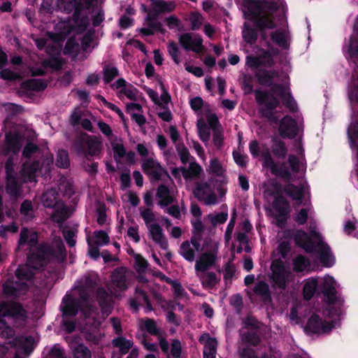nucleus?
<instances>
[{"mask_svg": "<svg viewBox=\"0 0 358 358\" xmlns=\"http://www.w3.org/2000/svg\"><path fill=\"white\" fill-rule=\"evenodd\" d=\"M90 238L93 243L99 246H103L109 243V236L108 234L102 230L95 231Z\"/></svg>", "mask_w": 358, "mask_h": 358, "instance_id": "nucleus-48", "label": "nucleus"}, {"mask_svg": "<svg viewBox=\"0 0 358 358\" xmlns=\"http://www.w3.org/2000/svg\"><path fill=\"white\" fill-rule=\"evenodd\" d=\"M335 313V309L330 308L329 310V306H327L326 309L322 313L324 319L320 317V311L313 314L307 322L305 328L306 331L310 334L329 332L337 325L339 320L341 314L336 315Z\"/></svg>", "mask_w": 358, "mask_h": 358, "instance_id": "nucleus-12", "label": "nucleus"}, {"mask_svg": "<svg viewBox=\"0 0 358 358\" xmlns=\"http://www.w3.org/2000/svg\"><path fill=\"white\" fill-rule=\"evenodd\" d=\"M69 343L74 358H91V352L87 347L73 340H71Z\"/></svg>", "mask_w": 358, "mask_h": 358, "instance_id": "nucleus-38", "label": "nucleus"}, {"mask_svg": "<svg viewBox=\"0 0 358 358\" xmlns=\"http://www.w3.org/2000/svg\"><path fill=\"white\" fill-rule=\"evenodd\" d=\"M37 341L38 338L36 336H23L20 337L16 344L18 348V352L29 355Z\"/></svg>", "mask_w": 358, "mask_h": 358, "instance_id": "nucleus-32", "label": "nucleus"}, {"mask_svg": "<svg viewBox=\"0 0 358 358\" xmlns=\"http://www.w3.org/2000/svg\"><path fill=\"white\" fill-rule=\"evenodd\" d=\"M131 274L124 267L116 268L112 273L109 289L115 297L120 296V292L126 290L130 282Z\"/></svg>", "mask_w": 358, "mask_h": 358, "instance_id": "nucleus-17", "label": "nucleus"}, {"mask_svg": "<svg viewBox=\"0 0 358 358\" xmlns=\"http://www.w3.org/2000/svg\"><path fill=\"white\" fill-rule=\"evenodd\" d=\"M357 33L354 34L350 39L348 52L351 56L358 55V40Z\"/></svg>", "mask_w": 358, "mask_h": 358, "instance_id": "nucleus-64", "label": "nucleus"}, {"mask_svg": "<svg viewBox=\"0 0 358 358\" xmlns=\"http://www.w3.org/2000/svg\"><path fill=\"white\" fill-rule=\"evenodd\" d=\"M176 194L174 188H169L164 185H159L157 192L159 205L162 207L168 206L174 201Z\"/></svg>", "mask_w": 358, "mask_h": 358, "instance_id": "nucleus-26", "label": "nucleus"}, {"mask_svg": "<svg viewBox=\"0 0 358 358\" xmlns=\"http://www.w3.org/2000/svg\"><path fill=\"white\" fill-rule=\"evenodd\" d=\"M57 166L61 168H67L69 166L68 153L65 150L58 152L56 160Z\"/></svg>", "mask_w": 358, "mask_h": 358, "instance_id": "nucleus-59", "label": "nucleus"}, {"mask_svg": "<svg viewBox=\"0 0 358 358\" xmlns=\"http://www.w3.org/2000/svg\"><path fill=\"white\" fill-rule=\"evenodd\" d=\"M203 117L205 121L206 120L208 122L209 127L213 129V131H214L215 129H220L218 126V120L217 116L214 113H212L210 110L203 115Z\"/></svg>", "mask_w": 358, "mask_h": 358, "instance_id": "nucleus-61", "label": "nucleus"}, {"mask_svg": "<svg viewBox=\"0 0 358 358\" xmlns=\"http://www.w3.org/2000/svg\"><path fill=\"white\" fill-rule=\"evenodd\" d=\"M199 341L204 345L203 358H215L217 341L208 334L201 336Z\"/></svg>", "mask_w": 358, "mask_h": 358, "instance_id": "nucleus-29", "label": "nucleus"}, {"mask_svg": "<svg viewBox=\"0 0 358 358\" xmlns=\"http://www.w3.org/2000/svg\"><path fill=\"white\" fill-rule=\"evenodd\" d=\"M228 217L227 213H211L208 215L206 219H208L210 222L215 226L217 224H222L226 222Z\"/></svg>", "mask_w": 358, "mask_h": 358, "instance_id": "nucleus-56", "label": "nucleus"}, {"mask_svg": "<svg viewBox=\"0 0 358 358\" xmlns=\"http://www.w3.org/2000/svg\"><path fill=\"white\" fill-rule=\"evenodd\" d=\"M112 146L114 157L117 162H120L124 157H126L129 163L134 162L135 154L133 152H129L126 155L125 149L121 141L113 142Z\"/></svg>", "mask_w": 358, "mask_h": 358, "instance_id": "nucleus-33", "label": "nucleus"}, {"mask_svg": "<svg viewBox=\"0 0 358 358\" xmlns=\"http://www.w3.org/2000/svg\"><path fill=\"white\" fill-rule=\"evenodd\" d=\"M113 345L114 347L118 348L122 355H124L127 353L132 347L133 342L123 337H118L113 341Z\"/></svg>", "mask_w": 358, "mask_h": 358, "instance_id": "nucleus-45", "label": "nucleus"}, {"mask_svg": "<svg viewBox=\"0 0 358 358\" xmlns=\"http://www.w3.org/2000/svg\"><path fill=\"white\" fill-rule=\"evenodd\" d=\"M197 129L200 139L207 146L208 145V142L210 140V132L208 127L206 126L205 123V120L203 117L198 118Z\"/></svg>", "mask_w": 358, "mask_h": 358, "instance_id": "nucleus-39", "label": "nucleus"}, {"mask_svg": "<svg viewBox=\"0 0 358 358\" xmlns=\"http://www.w3.org/2000/svg\"><path fill=\"white\" fill-rule=\"evenodd\" d=\"M148 228L152 240L162 249L166 250L168 248V242L162 232L161 227L158 224L152 223Z\"/></svg>", "mask_w": 358, "mask_h": 358, "instance_id": "nucleus-28", "label": "nucleus"}, {"mask_svg": "<svg viewBox=\"0 0 358 358\" xmlns=\"http://www.w3.org/2000/svg\"><path fill=\"white\" fill-rule=\"evenodd\" d=\"M53 158L52 156L47 157L42 163L40 169L35 163L30 164L27 161L24 162L22 168L20 171V176L14 171L15 162L13 159H8L6 163V192L11 196H19L20 194V186L22 182H34L37 176V172L47 173L50 166L52 164Z\"/></svg>", "mask_w": 358, "mask_h": 358, "instance_id": "nucleus-3", "label": "nucleus"}, {"mask_svg": "<svg viewBox=\"0 0 358 358\" xmlns=\"http://www.w3.org/2000/svg\"><path fill=\"white\" fill-rule=\"evenodd\" d=\"M250 152L254 157H261L263 166L281 177L288 178L290 174L285 164H278L274 162L267 146L264 144L259 145L257 141H252L249 145Z\"/></svg>", "mask_w": 358, "mask_h": 358, "instance_id": "nucleus-13", "label": "nucleus"}, {"mask_svg": "<svg viewBox=\"0 0 358 358\" xmlns=\"http://www.w3.org/2000/svg\"><path fill=\"white\" fill-rule=\"evenodd\" d=\"M65 254V249L60 238H55L52 246L43 245L38 249L36 255H29L27 264L20 266L13 279L4 283V293L8 296L24 294L27 288L33 283L35 271L43 266L50 260L62 261Z\"/></svg>", "mask_w": 358, "mask_h": 358, "instance_id": "nucleus-1", "label": "nucleus"}, {"mask_svg": "<svg viewBox=\"0 0 358 358\" xmlns=\"http://www.w3.org/2000/svg\"><path fill=\"white\" fill-rule=\"evenodd\" d=\"M78 153L83 152V148H86L85 155L90 156H97L102 148V143L100 139L96 136H83L80 143L75 145Z\"/></svg>", "mask_w": 358, "mask_h": 358, "instance_id": "nucleus-20", "label": "nucleus"}, {"mask_svg": "<svg viewBox=\"0 0 358 358\" xmlns=\"http://www.w3.org/2000/svg\"><path fill=\"white\" fill-rule=\"evenodd\" d=\"M38 241V234L33 229L22 228L20 232L18 248L24 250L25 246L30 249L36 247Z\"/></svg>", "mask_w": 358, "mask_h": 358, "instance_id": "nucleus-25", "label": "nucleus"}, {"mask_svg": "<svg viewBox=\"0 0 358 358\" xmlns=\"http://www.w3.org/2000/svg\"><path fill=\"white\" fill-rule=\"evenodd\" d=\"M255 96L262 115L273 121H276L279 117L277 115L279 112L277 108L280 106V101L277 96L280 98L283 104L291 110L296 108V104L290 95L289 90L285 85H274L271 92L257 90L255 92Z\"/></svg>", "mask_w": 358, "mask_h": 358, "instance_id": "nucleus-5", "label": "nucleus"}, {"mask_svg": "<svg viewBox=\"0 0 358 358\" xmlns=\"http://www.w3.org/2000/svg\"><path fill=\"white\" fill-rule=\"evenodd\" d=\"M21 307L16 303H0V336H6L8 333V326L6 319L11 320L13 317L20 314Z\"/></svg>", "mask_w": 358, "mask_h": 358, "instance_id": "nucleus-18", "label": "nucleus"}, {"mask_svg": "<svg viewBox=\"0 0 358 358\" xmlns=\"http://www.w3.org/2000/svg\"><path fill=\"white\" fill-rule=\"evenodd\" d=\"M189 21L191 23V28L192 30H198L200 29L203 18V16L196 12L192 13L189 15Z\"/></svg>", "mask_w": 358, "mask_h": 358, "instance_id": "nucleus-58", "label": "nucleus"}, {"mask_svg": "<svg viewBox=\"0 0 358 358\" xmlns=\"http://www.w3.org/2000/svg\"><path fill=\"white\" fill-rule=\"evenodd\" d=\"M351 147L358 148V124H351L348 129Z\"/></svg>", "mask_w": 358, "mask_h": 358, "instance_id": "nucleus-52", "label": "nucleus"}, {"mask_svg": "<svg viewBox=\"0 0 358 358\" xmlns=\"http://www.w3.org/2000/svg\"><path fill=\"white\" fill-rule=\"evenodd\" d=\"M243 37L247 43L252 44L257 40V32L255 29L249 27L245 23L243 30Z\"/></svg>", "mask_w": 358, "mask_h": 358, "instance_id": "nucleus-54", "label": "nucleus"}, {"mask_svg": "<svg viewBox=\"0 0 358 358\" xmlns=\"http://www.w3.org/2000/svg\"><path fill=\"white\" fill-rule=\"evenodd\" d=\"M288 163L294 172L299 171L303 166L302 157H296L294 155H290L288 157Z\"/></svg>", "mask_w": 358, "mask_h": 358, "instance_id": "nucleus-60", "label": "nucleus"}, {"mask_svg": "<svg viewBox=\"0 0 358 358\" xmlns=\"http://www.w3.org/2000/svg\"><path fill=\"white\" fill-rule=\"evenodd\" d=\"M139 326L141 329L146 330L152 335H159L160 329L157 328L155 322L152 319H144L141 320Z\"/></svg>", "mask_w": 358, "mask_h": 358, "instance_id": "nucleus-46", "label": "nucleus"}, {"mask_svg": "<svg viewBox=\"0 0 358 358\" xmlns=\"http://www.w3.org/2000/svg\"><path fill=\"white\" fill-rule=\"evenodd\" d=\"M279 73L276 70L259 73L258 74L260 82L263 84L270 85L273 78H277Z\"/></svg>", "mask_w": 358, "mask_h": 358, "instance_id": "nucleus-57", "label": "nucleus"}, {"mask_svg": "<svg viewBox=\"0 0 358 358\" xmlns=\"http://www.w3.org/2000/svg\"><path fill=\"white\" fill-rule=\"evenodd\" d=\"M192 109L196 113L198 117H203V115L209 110L208 105H205L201 97L196 96L190 100Z\"/></svg>", "mask_w": 358, "mask_h": 358, "instance_id": "nucleus-40", "label": "nucleus"}, {"mask_svg": "<svg viewBox=\"0 0 358 358\" xmlns=\"http://www.w3.org/2000/svg\"><path fill=\"white\" fill-rule=\"evenodd\" d=\"M285 191L287 194L300 203H302V199H305L306 195L308 194L305 187H296L291 184L287 185L285 187Z\"/></svg>", "mask_w": 358, "mask_h": 358, "instance_id": "nucleus-35", "label": "nucleus"}, {"mask_svg": "<svg viewBox=\"0 0 358 358\" xmlns=\"http://www.w3.org/2000/svg\"><path fill=\"white\" fill-rule=\"evenodd\" d=\"M58 193L55 190L50 189L45 192L41 198V201L45 207L53 208L52 214V220L59 226L71 214V210L66 206L63 202L58 199Z\"/></svg>", "mask_w": 358, "mask_h": 358, "instance_id": "nucleus-14", "label": "nucleus"}, {"mask_svg": "<svg viewBox=\"0 0 358 358\" xmlns=\"http://www.w3.org/2000/svg\"><path fill=\"white\" fill-rule=\"evenodd\" d=\"M290 250L287 241H282L273 252L271 279L274 287L285 289L294 280V274L282 261Z\"/></svg>", "mask_w": 358, "mask_h": 358, "instance_id": "nucleus-9", "label": "nucleus"}, {"mask_svg": "<svg viewBox=\"0 0 358 358\" xmlns=\"http://www.w3.org/2000/svg\"><path fill=\"white\" fill-rule=\"evenodd\" d=\"M112 87L117 91V94L120 99L125 96L130 100L136 101L140 96L138 90L122 78L118 79Z\"/></svg>", "mask_w": 358, "mask_h": 358, "instance_id": "nucleus-21", "label": "nucleus"}, {"mask_svg": "<svg viewBox=\"0 0 358 358\" xmlns=\"http://www.w3.org/2000/svg\"><path fill=\"white\" fill-rule=\"evenodd\" d=\"M303 294L307 300L310 299L315 294H320L317 277L309 278L303 281Z\"/></svg>", "mask_w": 358, "mask_h": 358, "instance_id": "nucleus-34", "label": "nucleus"}, {"mask_svg": "<svg viewBox=\"0 0 358 358\" xmlns=\"http://www.w3.org/2000/svg\"><path fill=\"white\" fill-rule=\"evenodd\" d=\"M180 45L186 50H190L196 53L203 51V39L198 34H183L179 37Z\"/></svg>", "mask_w": 358, "mask_h": 358, "instance_id": "nucleus-22", "label": "nucleus"}, {"mask_svg": "<svg viewBox=\"0 0 358 358\" xmlns=\"http://www.w3.org/2000/svg\"><path fill=\"white\" fill-rule=\"evenodd\" d=\"M279 131L284 138L294 137L296 133L295 121L291 117L285 116L280 121Z\"/></svg>", "mask_w": 358, "mask_h": 358, "instance_id": "nucleus-31", "label": "nucleus"}, {"mask_svg": "<svg viewBox=\"0 0 358 358\" xmlns=\"http://www.w3.org/2000/svg\"><path fill=\"white\" fill-rule=\"evenodd\" d=\"M310 262L302 255H298L292 262L293 271L297 273L308 271Z\"/></svg>", "mask_w": 358, "mask_h": 358, "instance_id": "nucleus-41", "label": "nucleus"}, {"mask_svg": "<svg viewBox=\"0 0 358 358\" xmlns=\"http://www.w3.org/2000/svg\"><path fill=\"white\" fill-rule=\"evenodd\" d=\"M64 238L69 246L73 247L76 245V240L73 238L78 233V227H66L62 230Z\"/></svg>", "mask_w": 358, "mask_h": 358, "instance_id": "nucleus-47", "label": "nucleus"}, {"mask_svg": "<svg viewBox=\"0 0 358 358\" xmlns=\"http://www.w3.org/2000/svg\"><path fill=\"white\" fill-rule=\"evenodd\" d=\"M277 8V3L273 0H245L243 13L246 19L254 22L260 30H263L275 27L271 15Z\"/></svg>", "mask_w": 358, "mask_h": 358, "instance_id": "nucleus-8", "label": "nucleus"}, {"mask_svg": "<svg viewBox=\"0 0 358 358\" xmlns=\"http://www.w3.org/2000/svg\"><path fill=\"white\" fill-rule=\"evenodd\" d=\"M203 249L204 252L195 262L196 275L204 288L211 289L220 282L215 273L208 271L218 259L219 243L211 238L206 239Z\"/></svg>", "mask_w": 358, "mask_h": 358, "instance_id": "nucleus-6", "label": "nucleus"}, {"mask_svg": "<svg viewBox=\"0 0 358 358\" xmlns=\"http://www.w3.org/2000/svg\"><path fill=\"white\" fill-rule=\"evenodd\" d=\"M272 40L282 48H287L289 44V34L285 31H276L272 34Z\"/></svg>", "mask_w": 358, "mask_h": 358, "instance_id": "nucleus-43", "label": "nucleus"}, {"mask_svg": "<svg viewBox=\"0 0 358 358\" xmlns=\"http://www.w3.org/2000/svg\"><path fill=\"white\" fill-rule=\"evenodd\" d=\"M218 195L214 192L210 184L208 182H199L196 184L193 191L194 196L206 206H213L219 202V199L222 198L225 193L219 189Z\"/></svg>", "mask_w": 358, "mask_h": 358, "instance_id": "nucleus-16", "label": "nucleus"}, {"mask_svg": "<svg viewBox=\"0 0 358 358\" xmlns=\"http://www.w3.org/2000/svg\"><path fill=\"white\" fill-rule=\"evenodd\" d=\"M311 215V207L306 201L303 204V207L296 213L295 220L300 224H304L308 216Z\"/></svg>", "mask_w": 358, "mask_h": 358, "instance_id": "nucleus-49", "label": "nucleus"}, {"mask_svg": "<svg viewBox=\"0 0 358 358\" xmlns=\"http://www.w3.org/2000/svg\"><path fill=\"white\" fill-rule=\"evenodd\" d=\"M151 8L145 19V27L141 29V32L145 35H151L156 31L162 34L165 29L162 28V24L157 20V16L162 13H169L175 10L176 3L172 1L150 0Z\"/></svg>", "mask_w": 358, "mask_h": 358, "instance_id": "nucleus-11", "label": "nucleus"}, {"mask_svg": "<svg viewBox=\"0 0 358 358\" xmlns=\"http://www.w3.org/2000/svg\"><path fill=\"white\" fill-rule=\"evenodd\" d=\"M253 295L259 297L261 300L266 303L269 302L271 301V294L268 285L264 281H259L253 289Z\"/></svg>", "mask_w": 358, "mask_h": 358, "instance_id": "nucleus-36", "label": "nucleus"}, {"mask_svg": "<svg viewBox=\"0 0 358 358\" xmlns=\"http://www.w3.org/2000/svg\"><path fill=\"white\" fill-rule=\"evenodd\" d=\"M45 358H65L64 350L59 345H55L48 351Z\"/></svg>", "mask_w": 358, "mask_h": 358, "instance_id": "nucleus-62", "label": "nucleus"}, {"mask_svg": "<svg viewBox=\"0 0 358 358\" xmlns=\"http://www.w3.org/2000/svg\"><path fill=\"white\" fill-rule=\"evenodd\" d=\"M243 324L244 327L240 331L242 340L253 345H257L259 339L253 329V327H256V320L248 317L244 321Z\"/></svg>", "mask_w": 358, "mask_h": 358, "instance_id": "nucleus-23", "label": "nucleus"}, {"mask_svg": "<svg viewBox=\"0 0 358 358\" xmlns=\"http://www.w3.org/2000/svg\"><path fill=\"white\" fill-rule=\"evenodd\" d=\"M20 213L26 220H30L34 216V210L30 201H24L20 208Z\"/></svg>", "mask_w": 358, "mask_h": 358, "instance_id": "nucleus-53", "label": "nucleus"}, {"mask_svg": "<svg viewBox=\"0 0 358 358\" xmlns=\"http://www.w3.org/2000/svg\"><path fill=\"white\" fill-rule=\"evenodd\" d=\"M136 299H131L129 301L131 307L134 310H136L138 308V305L142 304L143 303H145L148 305L149 310L152 309L151 307L150 306L148 296L144 292V291L141 290L139 288H136Z\"/></svg>", "mask_w": 358, "mask_h": 358, "instance_id": "nucleus-42", "label": "nucleus"}, {"mask_svg": "<svg viewBox=\"0 0 358 358\" xmlns=\"http://www.w3.org/2000/svg\"><path fill=\"white\" fill-rule=\"evenodd\" d=\"M208 171L209 173L215 174L217 176H223L225 173L224 167L216 158L210 159Z\"/></svg>", "mask_w": 358, "mask_h": 358, "instance_id": "nucleus-50", "label": "nucleus"}, {"mask_svg": "<svg viewBox=\"0 0 358 358\" xmlns=\"http://www.w3.org/2000/svg\"><path fill=\"white\" fill-rule=\"evenodd\" d=\"M56 33L49 34L47 39L38 38L36 40V44L39 49L45 47L48 52L55 57H51L48 61L43 62L39 68H31L30 71L32 76L43 75L47 67L58 70L62 66L63 62L57 55L61 52L62 42L66 36L70 33V29L66 22H59L56 26Z\"/></svg>", "mask_w": 358, "mask_h": 358, "instance_id": "nucleus-4", "label": "nucleus"}, {"mask_svg": "<svg viewBox=\"0 0 358 358\" xmlns=\"http://www.w3.org/2000/svg\"><path fill=\"white\" fill-rule=\"evenodd\" d=\"M142 167L144 172L154 179H159L164 172L160 164L150 156L142 159Z\"/></svg>", "mask_w": 358, "mask_h": 358, "instance_id": "nucleus-24", "label": "nucleus"}, {"mask_svg": "<svg viewBox=\"0 0 358 358\" xmlns=\"http://www.w3.org/2000/svg\"><path fill=\"white\" fill-rule=\"evenodd\" d=\"M272 152L279 159H285L287 155V148L281 141H274L272 146Z\"/></svg>", "mask_w": 358, "mask_h": 358, "instance_id": "nucleus-51", "label": "nucleus"}, {"mask_svg": "<svg viewBox=\"0 0 358 358\" xmlns=\"http://www.w3.org/2000/svg\"><path fill=\"white\" fill-rule=\"evenodd\" d=\"M309 230L310 236L304 231H296L294 236L296 243L307 252H317L323 266H331L334 264V258L330 252L329 248L323 242L321 235L317 231L315 222H310Z\"/></svg>", "mask_w": 358, "mask_h": 358, "instance_id": "nucleus-7", "label": "nucleus"}, {"mask_svg": "<svg viewBox=\"0 0 358 358\" xmlns=\"http://www.w3.org/2000/svg\"><path fill=\"white\" fill-rule=\"evenodd\" d=\"M71 122L73 125L80 124L85 129L92 131V125L90 120L83 118L82 111L76 109L71 115Z\"/></svg>", "mask_w": 358, "mask_h": 358, "instance_id": "nucleus-37", "label": "nucleus"}, {"mask_svg": "<svg viewBox=\"0 0 358 358\" xmlns=\"http://www.w3.org/2000/svg\"><path fill=\"white\" fill-rule=\"evenodd\" d=\"M7 152H17L24 143V136H21L18 132H10L6 138Z\"/></svg>", "mask_w": 358, "mask_h": 358, "instance_id": "nucleus-30", "label": "nucleus"}, {"mask_svg": "<svg viewBox=\"0 0 358 358\" xmlns=\"http://www.w3.org/2000/svg\"><path fill=\"white\" fill-rule=\"evenodd\" d=\"M168 358H182L181 345L178 341H173L171 343V353L168 355Z\"/></svg>", "mask_w": 358, "mask_h": 358, "instance_id": "nucleus-63", "label": "nucleus"}, {"mask_svg": "<svg viewBox=\"0 0 358 358\" xmlns=\"http://www.w3.org/2000/svg\"><path fill=\"white\" fill-rule=\"evenodd\" d=\"M97 294L102 310L104 314L106 313L108 315L112 308L110 297L103 289H99Z\"/></svg>", "mask_w": 358, "mask_h": 358, "instance_id": "nucleus-44", "label": "nucleus"}, {"mask_svg": "<svg viewBox=\"0 0 358 358\" xmlns=\"http://www.w3.org/2000/svg\"><path fill=\"white\" fill-rule=\"evenodd\" d=\"M204 244V243H203ZM201 245V238L199 236H192L189 241L182 242L179 248V254L187 261L193 262L195 259L196 253L200 251L204 252Z\"/></svg>", "mask_w": 358, "mask_h": 358, "instance_id": "nucleus-19", "label": "nucleus"}, {"mask_svg": "<svg viewBox=\"0 0 358 358\" xmlns=\"http://www.w3.org/2000/svg\"><path fill=\"white\" fill-rule=\"evenodd\" d=\"M344 231L347 234L358 238V223L354 217L345 223Z\"/></svg>", "mask_w": 358, "mask_h": 358, "instance_id": "nucleus-55", "label": "nucleus"}, {"mask_svg": "<svg viewBox=\"0 0 358 358\" xmlns=\"http://www.w3.org/2000/svg\"><path fill=\"white\" fill-rule=\"evenodd\" d=\"M278 190L279 187L272 180H268L262 188L266 199H268L269 196H274V200L268 207V212L273 217L275 224L282 227L287 217L289 205L284 197L275 195Z\"/></svg>", "mask_w": 358, "mask_h": 358, "instance_id": "nucleus-10", "label": "nucleus"}, {"mask_svg": "<svg viewBox=\"0 0 358 358\" xmlns=\"http://www.w3.org/2000/svg\"><path fill=\"white\" fill-rule=\"evenodd\" d=\"M318 280V290L320 294H322L327 297V305L329 310L330 308L336 310V315H338L342 312V303L338 300L335 296L336 282L333 277L326 275L323 278L317 277Z\"/></svg>", "mask_w": 358, "mask_h": 358, "instance_id": "nucleus-15", "label": "nucleus"}, {"mask_svg": "<svg viewBox=\"0 0 358 358\" xmlns=\"http://www.w3.org/2000/svg\"><path fill=\"white\" fill-rule=\"evenodd\" d=\"M95 274L84 276L75 286L71 293L66 294L60 305V309L65 315L73 316L80 310L85 317H89L94 308L89 296L93 292L96 283Z\"/></svg>", "mask_w": 358, "mask_h": 358, "instance_id": "nucleus-2", "label": "nucleus"}, {"mask_svg": "<svg viewBox=\"0 0 358 358\" xmlns=\"http://www.w3.org/2000/svg\"><path fill=\"white\" fill-rule=\"evenodd\" d=\"M201 171L202 169L198 164L191 163L188 169L184 167L173 168L171 169V173L176 178H180V176H182L184 178L189 179L197 177Z\"/></svg>", "mask_w": 358, "mask_h": 358, "instance_id": "nucleus-27", "label": "nucleus"}]
</instances>
